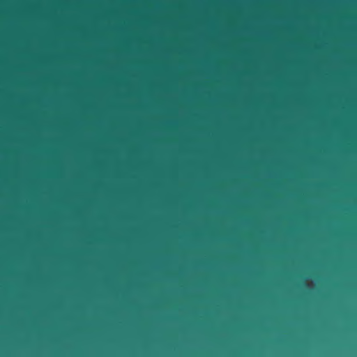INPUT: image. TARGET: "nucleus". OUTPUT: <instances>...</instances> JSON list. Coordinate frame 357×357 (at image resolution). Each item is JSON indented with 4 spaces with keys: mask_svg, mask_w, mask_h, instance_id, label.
Segmentation results:
<instances>
[{
    "mask_svg": "<svg viewBox=\"0 0 357 357\" xmlns=\"http://www.w3.org/2000/svg\"><path fill=\"white\" fill-rule=\"evenodd\" d=\"M171 94H304L306 98V222L312 231V91H171Z\"/></svg>",
    "mask_w": 357,
    "mask_h": 357,
    "instance_id": "1",
    "label": "nucleus"
},
{
    "mask_svg": "<svg viewBox=\"0 0 357 357\" xmlns=\"http://www.w3.org/2000/svg\"><path fill=\"white\" fill-rule=\"evenodd\" d=\"M315 15H314V17ZM315 50V43H314V50ZM314 74H315V61L314 60ZM314 89H357V86H321L315 79L314 75Z\"/></svg>",
    "mask_w": 357,
    "mask_h": 357,
    "instance_id": "3",
    "label": "nucleus"
},
{
    "mask_svg": "<svg viewBox=\"0 0 357 357\" xmlns=\"http://www.w3.org/2000/svg\"><path fill=\"white\" fill-rule=\"evenodd\" d=\"M172 89H312V0H306V83L304 86H172Z\"/></svg>",
    "mask_w": 357,
    "mask_h": 357,
    "instance_id": "2",
    "label": "nucleus"
},
{
    "mask_svg": "<svg viewBox=\"0 0 357 357\" xmlns=\"http://www.w3.org/2000/svg\"><path fill=\"white\" fill-rule=\"evenodd\" d=\"M287 70H288V71H289V72L293 71V70H294V65H293L292 63H289V64L288 65Z\"/></svg>",
    "mask_w": 357,
    "mask_h": 357,
    "instance_id": "4",
    "label": "nucleus"
}]
</instances>
